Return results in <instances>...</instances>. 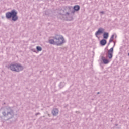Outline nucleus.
Masks as SVG:
<instances>
[{"label":"nucleus","mask_w":129,"mask_h":129,"mask_svg":"<svg viewBox=\"0 0 129 129\" xmlns=\"http://www.w3.org/2000/svg\"><path fill=\"white\" fill-rule=\"evenodd\" d=\"M2 19H4V17H2Z\"/></svg>","instance_id":"25"},{"label":"nucleus","mask_w":129,"mask_h":129,"mask_svg":"<svg viewBox=\"0 0 129 129\" xmlns=\"http://www.w3.org/2000/svg\"><path fill=\"white\" fill-rule=\"evenodd\" d=\"M101 60L103 61V64H106L109 63V60L105 58L104 56H102Z\"/></svg>","instance_id":"10"},{"label":"nucleus","mask_w":129,"mask_h":129,"mask_svg":"<svg viewBox=\"0 0 129 129\" xmlns=\"http://www.w3.org/2000/svg\"><path fill=\"white\" fill-rule=\"evenodd\" d=\"M9 67L11 70L15 72H20V71L24 70V67L21 64H19V63L11 64Z\"/></svg>","instance_id":"5"},{"label":"nucleus","mask_w":129,"mask_h":129,"mask_svg":"<svg viewBox=\"0 0 129 129\" xmlns=\"http://www.w3.org/2000/svg\"><path fill=\"white\" fill-rule=\"evenodd\" d=\"M39 114H40V113H37L35 114V115L37 116V115H39Z\"/></svg>","instance_id":"17"},{"label":"nucleus","mask_w":129,"mask_h":129,"mask_svg":"<svg viewBox=\"0 0 129 129\" xmlns=\"http://www.w3.org/2000/svg\"><path fill=\"white\" fill-rule=\"evenodd\" d=\"M72 7L70 6H65L63 7L60 10V13H59L57 15V18L58 19H64L65 17H69L70 14H72Z\"/></svg>","instance_id":"1"},{"label":"nucleus","mask_w":129,"mask_h":129,"mask_svg":"<svg viewBox=\"0 0 129 129\" xmlns=\"http://www.w3.org/2000/svg\"><path fill=\"white\" fill-rule=\"evenodd\" d=\"M103 37V39L105 40L108 39V37H109V33H108V32H104Z\"/></svg>","instance_id":"12"},{"label":"nucleus","mask_w":129,"mask_h":129,"mask_svg":"<svg viewBox=\"0 0 129 129\" xmlns=\"http://www.w3.org/2000/svg\"><path fill=\"white\" fill-rule=\"evenodd\" d=\"M36 50L37 52H41V51H42V47H41L40 46H37Z\"/></svg>","instance_id":"15"},{"label":"nucleus","mask_w":129,"mask_h":129,"mask_svg":"<svg viewBox=\"0 0 129 129\" xmlns=\"http://www.w3.org/2000/svg\"><path fill=\"white\" fill-rule=\"evenodd\" d=\"M107 43V41L104 39H103L100 41V44L101 46H105Z\"/></svg>","instance_id":"11"},{"label":"nucleus","mask_w":129,"mask_h":129,"mask_svg":"<svg viewBox=\"0 0 129 129\" xmlns=\"http://www.w3.org/2000/svg\"><path fill=\"white\" fill-rule=\"evenodd\" d=\"M53 39H50L48 42L51 45H56V46H61L65 43V39L62 35H56L52 37Z\"/></svg>","instance_id":"2"},{"label":"nucleus","mask_w":129,"mask_h":129,"mask_svg":"<svg viewBox=\"0 0 129 129\" xmlns=\"http://www.w3.org/2000/svg\"><path fill=\"white\" fill-rule=\"evenodd\" d=\"M59 114V110L58 108H54L52 110V114L53 116H57Z\"/></svg>","instance_id":"9"},{"label":"nucleus","mask_w":129,"mask_h":129,"mask_svg":"<svg viewBox=\"0 0 129 129\" xmlns=\"http://www.w3.org/2000/svg\"><path fill=\"white\" fill-rule=\"evenodd\" d=\"M0 118H2V116H0Z\"/></svg>","instance_id":"24"},{"label":"nucleus","mask_w":129,"mask_h":129,"mask_svg":"<svg viewBox=\"0 0 129 129\" xmlns=\"http://www.w3.org/2000/svg\"><path fill=\"white\" fill-rule=\"evenodd\" d=\"M2 114L4 117H8L7 120L13 118L15 114L14 113V110L10 107L6 108V112L4 111L2 112Z\"/></svg>","instance_id":"4"},{"label":"nucleus","mask_w":129,"mask_h":129,"mask_svg":"<svg viewBox=\"0 0 129 129\" xmlns=\"http://www.w3.org/2000/svg\"><path fill=\"white\" fill-rule=\"evenodd\" d=\"M100 14H102V15L104 14V11H101Z\"/></svg>","instance_id":"16"},{"label":"nucleus","mask_w":129,"mask_h":129,"mask_svg":"<svg viewBox=\"0 0 129 129\" xmlns=\"http://www.w3.org/2000/svg\"><path fill=\"white\" fill-rule=\"evenodd\" d=\"M79 10H80V6H79V5H75L73 8H72V14H74L75 12H78Z\"/></svg>","instance_id":"8"},{"label":"nucleus","mask_w":129,"mask_h":129,"mask_svg":"<svg viewBox=\"0 0 129 129\" xmlns=\"http://www.w3.org/2000/svg\"><path fill=\"white\" fill-rule=\"evenodd\" d=\"M73 17H71V19H70V20L71 21L72 20H73Z\"/></svg>","instance_id":"19"},{"label":"nucleus","mask_w":129,"mask_h":129,"mask_svg":"<svg viewBox=\"0 0 129 129\" xmlns=\"http://www.w3.org/2000/svg\"><path fill=\"white\" fill-rule=\"evenodd\" d=\"M117 36H116H116H115V38H117Z\"/></svg>","instance_id":"23"},{"label":"nucleus","mask_w":129,"mask_h":129,"mask_svg":"<svg viewBox=\"0 0 129 129\" xmlns=\"http://www.w3.org/2000/svg\"><path fill=\"white\" fill-rule=\"evenodd\" d=\"M97 94H100V92H97Z\"/></svg>","instance_id":"20"},{"label":"nucleus","mask_w":129,"mask_h":129,"mask_svg":"<svg viewBox=\"0 0 129 129\" xmlns=\"http://www.w3.org/2000/svg\"><path fill=\"white\" fill-rule=\"evenodd\" d=\"M32 51H33L34 52H36V49H32Z\"/></svg>","instance_id":"18"},{"label":"nucleus","mask_w":129,"mask_h":129,"mask_svg":"<svg viewBox=\"0 0 129 129\" xmlns=\"http://www.w3.org/2000/svg\"><path fill=\"white\" fill-rule=\"evenodd\" d=\"M114 39V34L112 35L111 38L109 40V43H111V42H113V40Z\"/></svg>","instance_id":"13"},{"label":"nucleus","mask_w":129,"mask_h":129,"mask_svg":"<svg viewBox=\"0 0 129 129\" xmlns=\"http://www.w3.org/2000/svg\"><path fill=\"white\" fill-rule=\"evenodd\" d=\"M103 33H104V29L102 27H100L95 33V36L97 37L99 35H101V34H103Z\"/></svg>","instance_id":"7"},{"label":"nucleus","mask_w":129,"mask_h":129,"mask_svg":"<svg viewBox=\"0 0 129 129\" xmlns=\"http://www.w3.org/2000/svg\"><path fill=\"white\" fill-rule=\"evenodd\" d=\"M5 17L7 20H11L12 22H17L19 20L18 16V12L17 10L13 9L10 12H7L5 14Z\"/></svg>","instance_id":"3"},{"label":"nucleus","mask_w":129,"mask_h":129,"mask_svg":"<svg viewBox=\"0 0 129 129\" xmlns=\"http://www.w3.org/2000/svg\"><path fill=\"white\" fill-rule=\"evenodd\" d=\"M115 125H116V126H117V125H118V124H116Z\"/></svg>","instance_id":"22"},{"label":"nucleus","mask_w":129,"mask_h":129,"mask_svg":"<svg viewBox=\"0 0 129 129\" xmlns=\"http://www.w3.org/2000/svg\"><path fill=\"white\" fill-rule=\"evenodd\" d=\"M59 86V87L60 88H63V87H64L65 86V83H64V82H60Z\"/></svg>","instance_id":"14"},{"label":"nucleus","mask_w":129,"mask_h":129,"mask_svg":"<svg viewBox=\"0 0 129 129\" xmlns=\"http://www.w3.org/2000/svg\"><path fill=\"white\" fill-rule=\"evenodd\" d=\"M115 46V42H114V45L113 47H112L110 49H109L108 51V57L109 59H112V57H113V49Z\"/></svg>","instance_id":"6"},{"label":"nucleus","mask_w":129,"mask_h":129,"mask_svg":"<svg viewBox=\"0 0 129 129\" xmlns=\"http://www.w3.org/2000/svg\"><path fill=\"white\" fill-rule=\"evenodd\" d=\"M109 45H110V42H109V43L108 44V46H109Z\"/></svg>","instance_id":"21"}]
</instances>
